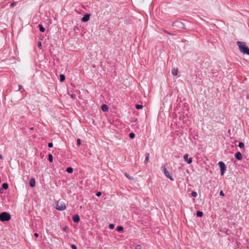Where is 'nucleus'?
<instances>
[{"label":"nucleus","instance_id":"obj_1","mask_svg":"<svg viewBox=\"0 0 249 249\" xmlns=\"http://www.w3.org/2000/svg\"><path fill=\"white\" fill-rule=\"evenodd\" d=\"M237 45L239 47V51L243 54L249 55V48L246 46L244 42L237 41Z\"/></svg>","mask_w":249,"mask_h":249},{"label":"nucleus","instance_id":"obj_2","mask_svg":"<svg viewBox=\"0 0 249 249\" xmlns=\"http://www.w3.org/2000/svg\"><path fill=\"white\" fill-rule=\"evenodd\" d=\"M100 100L102 102L108 104H110L113 102L114 99L111 98L110 94H101Z\"/></svg>","mask_w":249,"mask_h":249},{"label":"nucleus","instance_id":"obj_3","mask_svg":"<svg viewBox=\"0 0 249 249\" xmlns=\"http://www.w3.org/2000/svg\"><path fill=\"white\" fill-rule=\"evenodd\" d=\"M11 219L10 214L5 212L0 213V221L1 222H6L10 220Z\"/></svg>","mask_w":249,"mask_h":249},{"label":"nucleus","instance_id":"obj_4","mask_svg":"<svg viewBox=\"0 0 249 249\" xmlns=\"http://www.w3.org/2000/svg\"><path fill=\"white\" fill-rule=\"evenodd\" d=\"M55 208L58 211H63L66 209V206L63 201L59 200L56 203Z\"/></svg>","mask_w":249,"mask_h":249},{"label":"nucleus","instance_id":"obj_5","mask_svg":"<svg viewBox=\"0 0 249 249\" xmlns=\"http://www.w3.org/2000/svg\"><path fill=\"white\" fill-rule=\"evenodd\" d=\"M172 26H175L178 28L186 29V25L185 23L179 21H175L172 24Z\"/></svg>","mask_w":249,"mask_h":249},{"label":"nucleus","instance_id":"obj_6","mask_svg":"<svg viewBox=\"0 0 249 249\" xmlns=\"http://www.w3.org/2000/svg\"><path fill=\"white\" fill-rule=\"evenodd\" d=\"M218 165L219 166L221 175L223 176L226 171V166L225 164L222 161H219Z\"/></svg>","mask_w":249,"mask_h":249},{"label":"nucleus","instance_id":"obj_7","mask_svg":"<svg viewBox=\"0 0 249 249\" xmlns=\"http://www.w3.org/2000/svg\"><path fill=\"white\" fill-rule=\"evenodd\" d=\"M164 175L169 179H170L172 181L174 180V178H172V177L171 176L170 174L169 173V172L167 170L166 167H164Z\"/></svg>","mask_w":249,"mask_h":249},{"label":"nucleus","instance_id":"obj_8","mask_svg":"<svg viewBox=\"0 0 249 249\" xmlns=\"http://www.w3.org/2000/svg\"><path fill=\"white\" fill-rule=\"evenodd\" d=\"M183 159L184 161H186L188 164H191L192 162V158H188V155L187 154H185L183 156Z\"/></svg>","mask_w":249,"mask_h":249},{"label":"nucleus","instance_id":"obj_9","mask_svg":"<svg viewBox=\"0 0 249 249\" xmlns=\"http://www.w3.org/2000/svg\"><path fill=\"white\" fill-rule=\"evenodd\" d=\"M234 157L235 158L238 160H242L243 159V156H242V154H241V153L239 151H238L237 152H236L235 155H234Z\"/></svg>","mask_w":249,"mask_h":249},{"label":"nucleus","instance_id":"obj_10","mask_svg":"<svg viewBox=\"0 0 249 249\" xmlns=\"http://www.w3.org/2000/svg\"><path fill=\"white\" fill-rule=\"evenodd\" d=\"M90 15L89 14H86L84 15V16L81 18L82 22H87L89 19Z\"/></svg>","mask_w":249,"mask_h":249},{"label":"nucleus","instance_id":"obj_11","mask_svg":"<svg viewBox=\"0 0 249 249\" xmlns=\"http://www.w3.org/2000/svg\"><path fill=\"white\" fill-rule=\"evenodd\" d=\"M72 219L75 223H78L80 220V217L77 214L74 215L72 217Z\"/></svg>","mask_w":249,"mask_h":249},{"label":"nucleus","instance_id":"obj_12","mask_svg":"<svg viewBox=\"0 0 249 249\" xmlns=\"http://www.w3.org/2000/svg\"><path fill=\"white\" fill-rule=\"evenodd\" d=\"M29 184L31 187H34L36 185V181L34 178H31L29 181Z\"/></svg>","mask_w":249,"mask_h":249},{"label":"nucleus","instance_id":"obj_13","mask_svg":"<svg viewBox=\"0 0 249 249\" xmlns=\"http://www.w3.org/2000/svg\"><path fill=\"white\" fill-rule=\"evenodd\" d=\"M101 109L103 111L106 112L108 111V107L106 104H103L101 106Z\"/></svg>","mask_w":249,"mask_h":249},{"label":"nucleus","instance_id":"obj_14","mask_svg":"<svg viewBox=\"0 0 249 249\" xmlns=\"http://www.w3.org/2000/svg\"><path fill=\"white\" fill-rule=\"evenodd\" d=\"M171 73L172 74L174 75V76H176L178 75V70L177 68H174L172 70V71H171Z\"/></svg>","mask_w":249,"mask_h":249},{"label":"nucleus","instance_id":"obj_15","mask_svg":"<svg viewBox=\"0 0 249 249\" xmlns=\"http://www.w3.org/2000/svg\"><path fill=\"white\" fill-rule=\"evenodd\" d=\"M38 28H39V31L41 32H44L45 31V28L43 27V26L42 25V24H39L38 25Z\"/></svg>","mask_w":249,"mask_h":249},{"label":"nucleus","instance_id":"obj_16","mask_svg":"<svg viewBox=\"0 0 249 249\" xmlns=\"http://www.w3.org/2000/svg\"><path fill=\"white\" fill-rule=\"evenodd\" d=\"M203 215V213L200 211H196V215L197 217H202Z\"/></svg>","mask_w":249,"mask_h":249},{"label":"nucleus","instance_id":"obj_17","mask_svg":"<svg viewBox=\"0 0 249 249\" xmlns=\"http://www.w3.org/2000/svg\"><path fill=\"white\" fill-rule=\"evenodd\" d=\"M73 168L71 167H67L66 169V171L68 173H72L73 172Z\"/></svg>","mask_w":249,"mask_h":249},{"label":"nucleus","instance_id":"obj_18","mask_svg":"<svg viewBox=\"0 0 249 249\" xmlns=\"http://www.w3.org/2000/svg\"><path fill=\"white\" fill-rule=\"evenodd\" d=\"M48 159L50 162H52L53 161V156L51 154H49L48 155Z\"/></svg>","mask_w":249,"mask_h":249},{"label":"nucleus","instance_id":"obj_19","mask_svg":"<svg viewBox=\"0 0 249 249\" xmlns=\"http://www.w3.org/2000/svg\"><path fill=\"white\" fill-rule=\"evenodd\" d=\"M124 230L123 227L121 226H118L116 228V231L118 232H121Z\"/></svg>","mask_w":249,"mask_h":249},{"label":"nucleus","instance_id":"obj_20","mask_svg":"<svg viewBox=\"0 0 249 249\" xmlns=\"http://www.w3.org/2000/svg\"><path fill=\"white\" fill-rule=\"evenodd\" d=\"M8 186L7 183H3L2 185V187L4 190H7L8 188Z\"/></svg>","mask_w":249,"mask_h":249},{"label":"nucleus","instance_id":"obj_21","mask_svg":"<svg viewBox=\"0 0 249 249\" xmlns=\"http://www.w3.org/2000/svg\"><path fill=\"white\" fill-rule=\"evenodd\" d=\"M65 79V76L64 74H61L60 75V82H63Z\"/></svg>","mask_w":249,"mask_h":249},{"label":"nucleus","instance_id":"obj_22","mask_svg":"<svg viewBox=\"0 0 249 249\" xmlns=\"http://www.w3.org/2000/svg\"><path fill=\"white\" fill-rule=\"evenodd\" d=\"M149 153H146L145 154V160H144V162L145 163H147L149 160Z\"/></svg>","mask_w":249,"mask_h":249},{"label":"nucleus","instance_id":"obj_23","mask_svg":"<svg viewBox=\"0 0 249 249\" xmlns=\"http://www.w3.org/2000/svg\"><path fill=\"white\" fill-rule=\"evenodd\" d=\"M124 176L130 180L134 179V178L133 177L130 176L127 173H124Z\"/></svg>","mask_w":249,"mask_h":249},{"label":"nucleus","instance_id":"obj_24","mask_svg":"<svg viewBox=\"0 0 249 249\" xmlns=\"http://www.w3.org/2000/svg\"><path fill=\"white\" fill-rule=\"evenodd\" d=\"M142 107H143L142 105H139V104H136V106H135L136 108L138 110L142 109Z\"/></svg>","mask_w":249,"mask_h":249},{"label":"nucleus","instance_id":"obj_25","mask_svg":"<svg viewBox=\"0 0 249 249\" xmlns=\"http://www.w3.org/2000/svg\"><path fill=\"white\" fill-rule=\"evenodd\" d=\"M135 135L134 133H130L129 134V137L131 139H133L135 138Z\"/></svg>","mask_w":249,"mask_h":249},{"label":"nucleus","instance_id":"obj_26","mask_svg":"<svg viewBox=\"0 0 249 249\" xmlns=\"http://www.w3.org/2000/svg\"><path fill=\"white\" fill-rule=\"evenodd\" d=\"M238 146L241 148H243L244 147V143L243 142H239Z\"/></svg>","mask_w":249,"mask_h":249},{"label":"nucleus","instance_id":"obj_27","mask_svg":"<svg viewBox=\"0 0 249 249\" xmlns=\"http://www.w3.org/2000/svg\"><path fill=\"white\" fill-rule=\"evenodd\" d=\"M191 195H192V196H193V197H196V196H197V193H196V192H195V191H192V192H191Z\"/></svg>","mask_w":249,"mask_h":249},{"label":"nucleus","instance_id":"obj_28","mask_svg":"<svg viewBox=\"0 0 249 249\" xmlns=\"http://www.w3.org/2000/svg\"><path fill=\"white\" fill-rule=\"evenodd\" d=\"M184 113H185V112H184L183 114H180V115L179 116V120H182L185 118V115L184 114Z\"/></svg>","mask_w":249,"mask_h":249},{"label":"nucleus","instance_id":"obj_29","mask_svg":"<svg viewBox=\"0 0 249 249\" xmlns=\"http://www.w3.org/2000/svg\"><path fill=\"white\" fill-rule=\"evenodd\" d=\"M162 30H163V31L164 33H166V34H168V35H171V36H174V35H175V34H171V33H169L168 31H166V30H163V29H162Z\"/></svg>","mask_w":249,"mask_h":249},{"label":"nucleus","instance_id":"obj_30","mask_svg":"<svg viewBox=\"0 0 249 249\" xmlns=\"http://www.w3.org/2000/svg\"><path fill=\"white\" fill-rule=\"evenodd\" d=\"M108 227L110 230H112L114 228V225L113 224H110Z\"/></svg>","mask_w":249,"mask_h":249},{"label":"nucleus","instance_id":"obj_31","mask_svg":"<svg viewBox=\"0 0 249 249\" xmlns=\"http://www.w3.org/2000/svg\"><path fill=\"white\" fill-rule=\"evenodd\" d=\"M135 249H142V247L141 246V245H137L135 246Z\"/></svg>","mask_w":249,"mask_h":249},{"label":"nucleus","instance_id":"obj_32","mask_svg":"<svg viewBox=\"0 0 249 249\" xmlns=\"http://www.w3.org/2000/svg\"><path fill=\"white\" fill-rule=\"evenodd\" d=\"M38 48L41 49L42 48V43L40 41L37 42Z\"/></svg>","mask_w":249,"mask_h":249},{"label":"nucleus","instance_id":"obj_33","mask_svg":"<svg viewBox=\"0 0 249 249\" xmlns=\"http://www.w3.org/2000/svg\"><path fill=\"white\" fill-rule=\"evenodd\" d=\"M72 99H75L77 94H69Z\"/></svg>","mask_w":249,"mask_h":249},{"label":"nucleus","instance_id":"obj_34","mask_svg":"<svg viewBox=\"0 0 249 249\" xmlns=\"http://www.w3.org/2000/svg\"><path fill=\"white\" fill-rule=\"evenodd\" d=\"M81 144V140L80 139H78L77 140V145L78 146H79Z\"/></svg>","mask_w":249,"mask_h":249},{"label":"nucleus","instance_id":"obj_35","mask_svg":"<svg viewBox=\"0 0 249 249\" xmlns=\"http://www.w3.org/2000/svg\"><path fill=\"white\" fill-rule=\"evenodd\" d=\"M17 4V2H16V1H14L12 3H11L10 4V6L11 7H13V6H14L15 5H16V4Z\"/></svg>","mask_w":249,"mask_h":249},{"label":"nucleus","instance_id":"obj_36","mask_svg":"<svg viewBox=\"0 0 249 249\" xmlns=\"http://www.w3.org/2000/svg\"><path fill=\"white\" fill-rule=\"evenodd\" d=\"M72 249H77V247L74 244H71V246Z\"/></svg>","mask_w":249,"mask_h":249},{"label":"nucleus","instance_id":"obj_37","mask_svg":"<svg viewBox=\"0 0 249 249\" xmlns=\"http://www.w3.org/2000/svg\"><path fill=\"white\" fill-rule=\"evenodd\" d=\"M69 230V228L68 226H65L63 228V230L66 231Z\"/></svg>","mask_w":249,"mask_h":249},{"label":"nucleus","instance_id":"obj_38","mask_svg":"<svg viewBox=\"0 0 249 249\" xmlns=\"http://www.w3.org/2000/svg\"><path fill=\"white\" fill-rule=\"evenodd\" d=\"M48 145L49 148H52L53 147V143L52 142H49Z\"/></svg>","mask_w":249,"mask_h":249},{"label":"nucleus","instance_id":"obj_39","mask_svg":"<svg viewBox=\"0 0 249 249\" xmlns=\"http://www.w3.org/2000/svg\"><path fill=\"white\" fill-rule=\"evenodd\" d=\"M219 195H220V196H225V194H224V193H223V191H222V190H221V191H220Z\"/></svg>","mask_w":249,"mask_h":249},{"label":"nucleus","instance_id":"obj_40","mask_svg":"<svg viewBox=\"0 0 249 249\" xmlns=\"http://www.w3.org/2000/svg\"><path fill=\"white\" fill-rule=\"evenodd\" d=\"M102 195V193L101 192H97L96 194V196H100Z\"/></svg>","mask_w":249,"mask_h":249},{"label":"nucleus","instance_id":"obj_41","mask_svg":"<svg viewBox=\"0 0 249 249\" xmlns=\"http://www.w3.org/2000/svg\"><path fill=\"white\" fill-rule=\"evenodd\" d=\"M18 90H20L21 89H23V87L21 85H18Z\"/></svg>","mask_w":249,"mask_h":249},{"label":"nucleus","instance_id":"obj_42","mask_svg":"<svg viewBox=\"0 0 249 249\" xmlns=\"http://www.w3.org/2000/svg\"><path fill=\"white\" fill-rule=\"evenodd\" d=\"M34 236H35L36 237H38V236H39V234H38L36 232V233H34Z\"/></svg>","mask_w":249,"mask_h":249},{"label":"nucleus","instance_id":"obj_43","mask_svg":"<svg viewBox=\"0 0 249 249\" xmlns=\"http://www.w3.org/2000/svg\"><path fill=\"white\" fill-rule=\"evenodd\" d=\"M177 98H178V99H177V102H178V99H179V100H180V101H179V102H181V101H180V100H181V98H180V97H179V96H178Z\"/></svg>","mask_w":249,"mask_h":249},{"label":"nucleus","instance_id":"obj_44","mask_svg":"<svg viewBox=\"0 0 249 249\" xmlns=\"http://www.w3.org/2000/svg\"><path fill=\"white\" fill-rule=\"evenodd\" d=\"M2 159V155L0 154V159Z\"/></svg>","mask_w":249,"mask_h":249},{"label":"nucleus","instance_id":"obj_45","mask_svg":"<svg viewBox=\"0 0 249 249\" xmlns=\"http://www.w3.org/2000/svg\"><path fill=\"white\" fill-rule=\"evenodd\" d=\"M29 129H30V130H32L34 129V127H30Z\"/></svg>","mask_w":249,"mask_h":249}]
</instances>
